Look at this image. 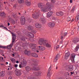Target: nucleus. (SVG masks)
I'll use <instances>...</instances> for the list:
<instances>
[{"mask_svg": "<svg viewBox=\"0 0 79 79\" xmlns=\"http://www.w3.org/2000/svg\"><path fill=\"white\" fill-rule=\"evenodd\" d=\"M38 43L40 45H46L47 47L48 48H50L51 47V45L50 44L47 43V40H44L43 38H41L40 40L38 41Z\"/></svg>", "mask_w": 79, "mask_h": 79, "instance_id": "nucleus-1", "label": "nucleus"}, {"mask_svg": "<svg viewBox=\"0 0 79 79\" xmlns=\"http://www.w3.org/2000/svg\"><path fill=\"white\" fill-rule=\"evenodd\" d=\"M51 7V5L48 2L46 3V6H43L41 7V10L43 12L48 11V10H50Z\"/></svg>", "mask_w": 79, "mask_h": 79, "instance_id": "nucleus-2", "label": "nucleus"}, {"mask_svg": "<svg viewBox=\"0 0 79 79\" xmlns=\"http://www.w3.org/2000/svg\"><path fill=\"white\" fill-rule=\"evenodd\" d=\"M11 34L12 36V42L13 43V42H15V40L16 39V34H15L12 32H11ZM12 43L7 46V49H11V48H12V47L13 45V44Z\"/></svg>", "mask_w": 79, "mask_h": 79, "instance_id": "nucleus-3", "label": "nucleus"}, {"mask_svg": "<svg viewBox=\"0 0 79 79\" xmlns=\"http://www.w3.org/2000/svg\"><path fill=\"white\" fill-rule=\"evenodd\" d=\"M39 12H40L39 10H36L34 13L32 14V16L33 18L37 19L38 16H39Z\"/></svg>", "mask_w": 79, "mask_h": 79, "instance_id": "nucleus-4", "label": "nucleus"}, {"mask_svg": "<svg viewBox=\"0 0 79 79\" xmlns=\"http://www.w3.org/2000/svg\"><path fill=\"white\" fill-rule=\"evenodd\" d=\"M32 66L33 67V70H35V71L39 70V67L37 64L35 63L33 64H32Z\"/></svg>", "mask_w": 79, "mask_h": 79, "instance_id": "nucleus-5", "label": "nucleus"}, {"mask_svg": "<svg viewBox=\"0 0 79 79\" xmlns=\"http://www.w3.org/2000/svg\"><path fill=\"white\" fill-rule=\"evenodd\" d=\"M76 56V54L74 53H73L70 56V59L72 61V63L74 62V58H75V56Z\"/></svg>", "mask_w": 79, "mask_h": 79, "instance_id": "nucleus-6", "label": "nucleus"}, {"mask_svg": "<svg viewBox=\"0 0 79 79\" xmlns=\"http://www.w3.org/2000/svg\"><path fill=\"white\" fill-rule=\"evenodd\" d=\"M51 68H52V65H51V66L48 69V74L47 75L48 77V79H50V77L51 76V75H52V74L50 73V70H51Z\"/></svg>", "mask_w": 79, "mask_h": 79, "instance_id": "nucleus-7", "label": "nucleus"}, {"mask_svg": "<svg viewBox=\"0 0 79 79\" xmlns=\"http://www.w3.org/2000/svg\"><path fill=\"white\" fill-rule=\"evenodd\" d=\"M20 20L22 24H25V17H22L21 18Z\"/></svg>", "mask_w": 79, "mask_h": 79, "instance_id": "nucleus-8", "label": "nucleus"}, {"mask_svg": "<svg viewBox=\"0 0 79 79\" xmlns=\"http://www.w3.org/2000/svg\"><path fill=\"white\" fill-rule=\"evenodd\" d=\"M55 23L52 22H50L49 23H48V26L49 27H53L55 26Z\"/></svg>", "mask_w": 79, "mask_h": 79, "instance_id": "nucleus-9", "label": "nucleus"}, {"mask_svg": "<svg viewBox=\"0 0 79 79\" xmlns=\"http://www.w3.org/2000/svg\"><path fill=\"white\" fill-rule=\"evenodd\" d=\"M69 55H70L69 52H68L66 53L64 57L65 60H68V57L69 56Z\"/></svg>", "mask_w": 79, "mask_h": 79, "instance_id": "nucleus-10", "label": "nucleus"}, {"mask_svg": "<svg viewBox=\"0 0 79 79\" xmlns=\"http://www.w3.org/2000/svg\"><path fill=\"white\" fill-rule=\"evenodd\" d=\"M15 74L17 76H20L21 75V71L18 70L16 72Z\"/></svg>", "mask_w": 79, "mask_h": 79, "instance_id": "nucleus-11", "label": "nucleus"}, {"mask_svg": "<svg viewBox=\"0 0 79 79\" xmlns=\"http://www.w3.org/2000/svg\"><path fill=\"white\" fill-rule=\"evenodd\" d=\"M60 57V54H57L55 57V59L54 60V62H56V61H57V60H58V58Z\"/></svg>", "mask_w": 79, "mask_h": 79, "instance_id": "nucleus-12", "label": "nucleus"}, {"mask_svg": "<svg viewBox=\"0 0 79 79\" xmlns=\"http://www.w3.org/2000/svg\"><path fill=\"white\" fill-rule=\"evenodd\" d=\"M35 26L37 28H41L42 25L40 24L37 23L35 24Z\"/></svg>", "mask_w": 79, "mask_h": 79, "instance_id": "nucleus-13", "label": "nucleus"}, {"mask_svg": "<svg viewBox=\"0 0 79 79\" xmlns=\"http://www.w3.org/2000/svg\"><path fill=\"white\" fill-rule=\"evenodd\" d=\"M40 21L43 24H45L46 23V21H45V20L44 18H41L40 19Z\"/></svg>", "mask_w": 79, "mask_h": 79, "instance_id": "nucleus-14", "label": "nucleus"}, {"mask_svg": "<svg viewBox=\"0 0 79 79\" xmlns=\"http://www.w3.org/2000/svg\"><path fill=\"white\" fill-rule=\"evenodd\" d=\"M30 47H32V48H35L36 47H37V45L35 44H30Z\"/></svg>", "mask_w": 79, "mask_h": 79, "instance_id": "nucleus-15", "label": "nucleus"}, {"mask_svg": "<svg viewBox=\"0 0 79 79\" xmlns=\"http://www.w3.org/2000/svg\"><path fill=\"white\" fill-rule=\"evenodd\" d=\"M38 48H39L40 50H42V51H44V50H45V48L42 46L41 47L40 46L38 47Z\"/></svg>", "mask_w": 79, "mask_h": 79, "instance_id": "nucleus-16", "label": "nucleus"}, {"mask_svg": "<svg viewBox=\"0 0 79 79\" xmlns=\"http://www.w3.org/2000/svg\"><path fill=\"white\" fill-rule=\"evenodd\" d=\"M52 12H49L47 14V17L48 18L52 16Z\"/></svg>", "mask_w": 79, "mask_h": 79, "instance_id": "nucleus-17", "label": "nucleus"}, {"mask_svg": "<svg viewBox=\"0 0 79 79\" xmlns=\"http://www.w3.org/2000/svg\"><path fill=\"white\" fill-rule=\"evenodd\" d=\"M25 69L26 71H27V72H28L29 71H30V70L31 69V67L29 66H27L25 68Z\"/></svg>", "mask_w": 79, "mask_h": 79, "instance_id": "nucleus-18", "label": "nucleus"}, {"mask_svg": "<svg viewBox=\"0 0 79 79\" xmlns=\"http://www.w3.org/2000/svg\"><path fill=\"white\" fill-rule=\"evenodd\" d=\"M28 36L30 38H33L34 37V35L31 33H30V34H28Z\"/></svg>", "mask_w": 79, "mask_h": 79, "instance_id": "nucleus-19", "label": "nucleus"}, {"mask_svg": "<svg viewBox=\"0 0 79 79\" xmlns=\"http://www.w3.org/2000/svg\"><path fill=\"white\" fill-rule=\"evenodd\" d=\"M31 56H33L34 57H38V55L35 53H32L31 54Z\"/></svg>", "mask_w": 79, "mask_h": 79, "instance_id": "nucleus-20", "label": "nucleus"}, {"mask_svg": "<svg viewBox=\"0 0 79 79\" xmlns=\"http://www.w3.org/2000/svg\"><path fill=\"white\" fill-rule=\"evenodd\" d=\"M26 27L27 28L28 30H29V31H30V30H31V29H32V27L31 26H27Z\"/></svg>", "mask_w": 79, "mask_h": 79, "instance_id": "nucleus-21", "label": "nucleus"}, {"mask_svg": "<svg viewBox=\"0 0 79 79\" xmlns=\"http://www.w3.org/2000/svg\"><path fill=\"white\" fill-rule=\"evenodd\" d=\"M67 34V32H65L64 33L62 32L61 33V35H63L64 37H65V36H66V35Z\"/></svg>", "mask_w": 79, "mask_h": 79, "instance_id": "nucleus-22", "label": "nucleus"}, {"mask_svg": "<svg viewBox=\"0 0 79 79\" xmlns=\"http://www.w3.org/2000/svg\"><path fill=\"white\" fill-rule=\"evenodd\" d=\"M79 48V45L78 44L77 46L75 48V52H77L78 51V49Z\"/></svg>", "mask_w": 79, "mask_h": 79, "instance_id": "nucleus-23", "label": "nucleus"}, {"mask_svg": "<svg viewBox=\"0 0 79 79\" xmlns=\"http://www.w3.org/2000/svg\"><path fill=\"white\" fill-rule=\"evenodd\" d=\"M5 76V73H3V72H2L0 73V76H2V77H4Z\"/></svg>", "mask_w": 79, "mask_h": 79, "instance_id": "nucleus-24", "label": "nucleus"}, {"mask_svg": "<svg viewBox=\"0 0 79 79\" xmlns=\"http://www.w3.org/2000/svg\"><path fill=\"white\" fill-rule=\"evenodd\" d=\"M5 13H4V12H1V13H0V16H5Z\"/></svg>", "mask_w": 79, "mask_h": 79, "instance_id": "nucleus-25", "label": "nucleus"}, {"mask_svg": "<svg viewBox=\"0 0 79 79\" xmlns=\"http://www.w3.org/2000/svg\"><path fill=\"white\" fill-rule=\"evenodd\" d=\"M6 46H2L0 45V48H4V49L6 48Z\"/></svg>", "mask_w": 79, "mask_h": 79, "instance_id": "nucleus-26", "label": "nucleus"}, {"mask_svg": "<svg viewBox=\"0 0 79 79\" xmlns=\"http://www.w3.org/2000/svg\"><path fill=\"white\" fill-rule=\"evenodd\" d=\"M69 71H72L73 70V66L72 65L70 66L69 67Z\"/></svg>", "mask_w": 79, "mask_h": 79, "instance_id": "nucleus-27", "label": "nucleus"}, {"mask_svg": "<svg viewBox=\"0 0 79 79\" xmlns=\"http://www.w3.org/2000/svg\"><path fill=\"white\" fill-rule=\"evenodd\" d=\"M35 74L36 76H40V74H41V73L40 72H38V73H35Z\"/></svg>", "mask_w": 79, "mask_h": 79, "instance_id": "nucleus-28", "label": "nucleus"}, {"mask_svg": "<svg viewBox=\"0 0 79 79\" xmlns=\"http://www.w3.org/2000/svg\"><path fill=\"white\" fill-rule=\"evenodd\" d=\"M38 6L39 7H40V8H41V7H42L43 6H42V3H40L38 4Z\"/></svg>", "mask_w": 79, "mask_h": 79, "instance_id": "nucleus-29", "label": "nucleus"}, {"mask_svg": "<svg viewBox=\"0 0 79 79\" xmlns=\"http://www.w3.org/2000/svg\"><path fill=\"white\" fill-rule=\"evenodd\" d=\"M25 4L27 6H30V5H31V2H25Z\"/></svg>", "mask_w": 79, "mask_h": 79, "instance_id": "nucleus-30", "label": "nucleus"}, {"mask_svg": "<svg viewBox=\"0 0 79 79\" xmlns=\"http://www.w3.org/2000/svg\"><path fill=\"white\" fill-rule=\"evenodd\" d=\"M19 3H24V0H20L18 1Z\"/></svg>", "mask_w": 79, "mask_h": 79, "instance_id": "nucleus-31", "label": "nucleus"}, {"mask_svg": "<svg viewBox=\"0 0 79 79\" xmlns=\"http://www.w3.org/2000/svg\"><path fill=\"white\" fill-rule=\"evenodd\" d=\"M10 60L13 63H14V62H15V59L13 58H12L10 59Z\"/></svg>", "mask_w": 79, "mask_h": 79, "instance_id": "nucleus-32", "label": "nucleus"}, {"mask_svg": "<svg viewBox=\"0 0 79 79\" xmlns=\"http://www.w3.org/2000/svg\"><path fill=\"white\" fill-rule=\"evenodd\" d=\"M27 55H31V52H30V51H28L27 53Z\"/></svg>", "mask_w": 79, "mask_h": 79, "instance_id": "nucleus-33", "label": "nucleus"}, {"mask_svg": "<svg viewBox=\"0 0 79 79\" xmlns=\"http://www.w3.org/2000/svg\"><path fill=\"white\" fill-rule=\"evenodd\" d=\"M59 15L61 16H62V15H63V13L62 12H59Z\"/></svg>", "mask_w": 79, "mask_h": 79, "instance_id": "nucleus-34", "label": "nucleus"}, {"mask_svg": "<svg viewBox=\"0 0 79 79\" xmlns=\"http://www.w3.org/2000/svg\"><path fill=\"white\" fill-rule=\"evenodd\" d=\"M67 21H71V18L70 17H68L67 19Z\"/></svg>", "mask_w": 79, "mask_h": 79, "instance_id": "nucleus-35", "label": "nucleus"}, {"mask_svg": "<svg viewBox=\"0 0 79 79\" xmlns=\"http://www.w3.org/2000/svg\"><path fill=\"white\" fill-rule=\"evenodd\" d=\"M0 60L1 62L3 61V57L2 56H1L0 57Z\"/></svg>", "mask_w": 79, "mask_h": 79, "instance_id": "nucleus-36", "label": "nucleus"}, {"mask_svg": "<svg viewBox=\"0 0 79 79\" xmlns=\"http://www.w3.org/2000/svg\"><path fill=\"white\" fill-rule=\"evenodd\" d=\"M75 8L76 7H73L72 10V11H74Z\"/></svg>", "mask_w": 79, "mask_h": 79, "instance_id": "nucleus-37", "label": "nucleus"}, {"mask_svg": "<svg viewBox=\"0 0 79 79\" xmlns=\"http://www.w3.org/2000/svg\"><path fill=\"white\" fill-rule=\"evenodd\" d=\"M27 64V62H26V61H24L23 62V64Z\"/></svg>", "mask_w": 79, "mask_h": 79, "instance_id": "nucleus-38", "label": "nucleus"}, {"mask_svg": "<svg viewBox=\"0 0 79 79\" xmlns=\"http://www.w3.org/2000/svg\"><path fill=\"white\" fill-rule=\"evenodd\" d=\"M28 51H27V50H25L24 52V54H26V55H27V53Z\"/></svg>", "mask_w": 79, "mask_h": 79, "instance_id": "nucleus-39", "label": "nucleus"}, {"mask_svg": "<svg viewBox=\"0 0 79 79\" xmlns=\"http://www.w3.org/2000/svg\"><path fill=\"white\" fill-rule=\"evenodd\" d=\"M25 37L23 38H21V40H23V41H24L25 40Z\"/></svg>", "mask_w": 79, "mask_h": 79, "instance_id": "nucleus-40", "label": "nucleus"}, {"mask_svg": "<svg viewBox=\"0 0 79 79\" xmlns=\"http://www.w3.org/2000/svg\"><path fill=\"white\" fill-rule=\"evenodd\" d=\"M30 2H31V0H26L25 3Z\"/></svg>", "mask_w": 79, "mask_h": 79, "instance_id": "nucleus-41", "label": "nucleus"}, {"mask_svg": "<svg viewBox=\"0 0 79 79\" xmlns=\"http://www.w3.org/2000/svg\"><path fill=\"white\" fill-rule=\"evenodd\" d=\"M63 37H64V36L63 35H62L61 36L60 39L61 40H63Z\"/></svg>", "mask_w": 79, "mask_h": 79, "instance_id": "nucleus-42", "label": "nucleus"}, {"mask_svg": "<svg viewBox=\"0 0 79 79\" xmlns=\"http://www.w3.org/2000/svg\"><path fill=\"white\" fill-rule=\"evenodd\" d=\"M32 48V51H35V48Z\"/></svg>", "mask_w": 79, "mask_h": 79, "instance_id": "nucleus-43", "label": "nucleus"}, {"mask_svg": "<svg viewBox=\"0 0 79 79\" xmlns=\"http://www.w3.org/2000/svg\"><path fill=\"white\" fill-rule=\"evenodd\" d=\"M27 21L29 23H31V19H28Z\"/></svg>", "mask_w": 79, "mask_h": 79, "instance_id": "nucleus-44", "label": "nucleus"}, {"mask_svg": "<svg viewBox=\"0 0 79 79\" xmlns=\"http://www.w3.org/2000/svg\"><path fill=\"white\" fill-rule=\"evenodd\" d=\"M56 15L57 16H59V15H60V12L56 13Z\"/></svg>", "mask_w": 79, "mask_h": 79, "instance_id": "nucleus-45", "label": "nucleus"}, {"mask_svg": "<svg viewBox=\"0 0 79 79\" xmlns=\"http://www.w3.org/2000/svg\"><path fill=\"white\" fill-rule=\"evenodd\" d=\"M52 3H55V0H52L51 1Z\"/></svg>", "mask_w": 79, "mask_h": 79, "instance_id": "nucleus-46", "label": "nucleus"}, {"mask_svg": "<svg viewBox=\"0 0 79 79\" xmlns=\"http://www.w3.org/2000/svg\"><path fill=\"white\" fill-rule=\"evenodd\" d=\"M59 47H60V46L58 45L57 46L56 49H58L59 48Z\"/></svg>", "mask_w": 79, "mask_h": 79, "instance_id": "nucleus-47", "label": "nucleus"}, {"mask_svg": "<svg viewBox=\"0 0 79 79\" xmlns=\"http://www.w3.org/2000/svg\"><path fill=\"white\" fill-rule=\"evenodd\" d=\"M18 64H15V68H17V67H18Z\"/></svg>", "mask_w": 79, "mask_h": 79, "instance_id": "nucleus-48", "label": "nucleus"}, {"mask_svg": "<svg viewBox=\"0 0 79 79\" xmlns=\"http://www.w3.org/2000/svg\"><path fill=\"white\" fill-rule=\"evenodd\" d=\"M2 4H0V10H1V8H2Z\"/></svg>", "mask_w": 79, "mask_h": 79, "instance_id": "nucleus-49", "label": "nucleus"}, {"mask_svg": "<svg viewBox=\"0 0 79 79\" xmlns=\"http://www.w3.org/2000/svg\"><path fill=\"white\" fill-rule=\"evenodd\" d=\"M74 34V33L73 31H72L71 32V34L72 35H73Z\"/></svg>", "mask_w": 79, "mask_h": 79, "instance_id": "nucleus-50", "label": "nucleus"}, {"mask_svg": "<svg viewBox=\"0 0 79 79\" xmlns=\"http://www.w3.org/2000/svg\"><path fill=\"white\" fill-rule=\"evenodd\" d=\"M66 74L67 75H68V76H69V73L68 72H66Z\"/></svg>", "mask_w": 79, "mask_h": 79, "instance_id": "nucleus-51", "label": "nucleus"}, {"mask_svg": "<svg viewBox=\"0 0 79 79\" xmlns=\"http://www.w3.org/2000/svg\"><path fill=\"white\" fill-rule=\"evenodd\" d=\"M17 6V4H15L14 5V7H15V8H16Z\"/></svg>", "mask_w": 79, "mask_h": 79, "instance_id": "nucleus-52", "label": "nucleus"}, {"mask_svg": "<svg viewBox=\"0 0 79 79\" xmlns=\"http://www.w3.org/2000/svg\"><path fill=\"white\" fill-rule=\"evenodd\" d=\"M70 2L71 3H73V0H70Z\"/></svg>", "mask_w": 79, "mask_h": 79, "instance_id": "nucleus-53", "label": "nucleus"}, {"mask_svg": "<svg viewBox=\"0 0 79 79\" xmlns=\"http://www.w3.org/2000/svg\"><path fill=\"white\" fill-rule=\"evenodd\" d=\"M8 79H12V77H9Z\"/></svg>", "mask_w": 79, "mask_h": 79, "instance_id": "nucleus-54", "label": "nucleus"}, {"mask_svg": "<svg viewBox=\"0 0 79 79\" xmlns=\"http://www.w3.org/2000/svg\"><path fill=\"white\" fill-rule=\"evenodd\" d=\"M19 68H22V66H21V64H20L19 65Z\"/></svg>", "mask_w": 79, "mask_h": 79, "instance_id": "nucleus-55", "label": "nucleus"}, {"mask_svg": "<svg viewBox=\"0 0 79 79\" xmlns=\"http://www.w3.org/2000/svg\"><path fill=\"white\" fill-rule=\"evenodd\" d=\"M74 21V19H73L72 20H71V22H73V21Z\"/></svg>", "mask_w": 79, "mask_h": 79, "instance_id": "nucleus-56", "label": "nucleus"}, {"mask_svg": "<svg viewBox=\"0 0 79 79\" xmlns=\"http://www.w3.org/2000/svg\"><path fill=\"white\" fill-rule=\"evenodd\" d=\"M12 23L13 24H15V21H13L12 22Z\"/></svg>", "mask_w": 79, "mask_h": 79, "instance_id": "nucleus-57", "label": "nucleus"}, {"mask_svg": "<svg viewBox=\"0 0 79 79\" xmlns=\"http://www.w3.org/2000/svg\"><path fill=\"white\" fill-rule=\"evenodd\" d=\"M16 63H19V61H17Z\"/></svg>", "mask_w": 79, "mask_h": 79, "instance_id": "nucleus-58", "label": "nucleus"}, {"mask_svg": "<svg viewBox=\"0 0 79 79\" xmlns=\"http://www.w3.org/2000/svg\"><path fill=\"white\" fill-rule=\"evenodd\" d=\"M4 28L6 29V30H8V29H7V28H6V27H4Z\"/></svg>", "mask_w": 79, "mask_h": 79, "instance_id": "nucleus-59", "label": "nucleus"}, {"mask_svg": "<svg viewBox=\"0 0 79 79\" xmlns=\"http://www.w3.org/2000/svg\"><path fill=\"white\" fill-rule=\"evenodd\" d=\"M10 23H8V26H10Z\"/></svg>", "mask_w": 79, "mask_h": 79, "instance_id": "nucleus-60", "label": "nucleus"}, {"mask_svg": "<svg viewBox=\"0 0 79 79\" xmlns=\"http://www.w3.org/2000/svg\"><path fill=\"white\" fill-rule=\"evenodd\" d=\"M77 21H78V19H79V17L78 16V17H77Z\"/></svg>", "mask_w": 79, "mask_h": 79, "instance_id": "nucleus-61", "label": "nucleus"}, {"mask_svg": "<svg viewBox=\"0 0 79 79\" xmlns=\"http://www.w3.org/2000/svg\"><path fill=\"white\" fill-rule=\"evenodd\" d=\"M75 73H76V74H77V72L75 71Z\"/></svg>", "mask_w": 79, "mask_h": 79, "instance_id": "nucleus-62", "label": "nucleus"}, {"mask_svg": "<svg viewBox=\"0 0 79 79\" xmlns=\"http://www.w3.org/2000/svg\"><path fill=\"white\" fill-rule=\"evenodd\" d=\"M12 56H15V54H12Z\"/></svg>", "mask_w": 79, "mask_h": 79, "instance_id": "nucleus-63", "label": "nucleus"}, {"mask_svg": "<svg viewBox=\"0 0 79 79\" xmlns=\"http://www.w3.org/2000/svg\"><path fill=\"white\" fill-rule=\"evenodd\" d=\"M71 74H73V73H72V72H71Z\"/></svg>", "mask_w": 79, "mask_h": 79, "instance_id": "nucleus-64", "label": "nucleus"}]
</instances>
